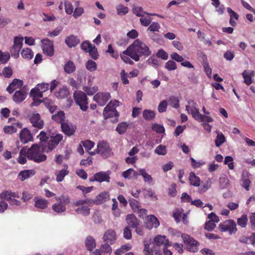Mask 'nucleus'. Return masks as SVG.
Returning a JSON list of instances; mask_svg holds the SVG:
<instances>
[{
    "label": "nucleus",
    "mask_w": 255,
    "mask_h": 255,
    "mask_svg": "<svg viewBox=\"0 0 255 255\" xmlns=\"http://www.w3.org/2000/svg\"><path fill=\"white\" fill-rule=\"evenodd\" d=\"M169 104L173 108L177 109L179 107V101L175 96H170L168 99Z\"/></svg>",
    "instance_id": "obj_46"
},
{
    "label": "nucleus",
    "mask_w": 255,
    "mask_h": 255,
    "mask_svg": "<svg viewBox=\"0 0 255 255\" xmlns=\"http://www.w3.org/2000/svg\"><path fill=\"white\" fill-rule=\"evenodd\" d=\"M85 243L87 249L90 251H92L96 247V241L92 236L87 237Z\"/></svg>",
    "instance_id": "obj_29"
},
{
    "label": "nucleus",
    "mask_w": 255,
    "mask_h": 255,
    "mask_svg": "<svg viewBox=\"0 0 255 255\" xmlns=\"http://www.w3.org/2000/svg\"><path fill=\"white\" fill-rule=\"evenodd\" d=\"M33 200L35 207L40 209H46L49 204V202L46 199L40 197H35Z\"/></svg>",
    "instance_id": "obj_23"
},
{
    "label": "nucleus",
    "mask_w": 255,
    "mask_h": 255,
    "mask_svg": "<svg viewBox=\"0 0 255 255\" xmlns=\"http://www.w3.org/2000/svg\"><path fill=\"white\" fill-rule=\"evenodd\" d=\"M110 98L111 96L108 93H98L94 96L93 99L100 106H103Z\"/></svg>",
    "instance_id": "obj_12"
},
{
    "label": "nucleus",
    "mask_w": 255,
    "mask_h": 255,
    "mask_svg": "<svg viewBox=\"0 0 255 255\" xmlns=\"http://www.w3.org/2000/svg\"><path fill=\"white\" fill-rule=\"evenodd\" d=\"M23 45V38L16 37L14 38L13 45L10 49L11 56L15 58L19 57V51Z\"/></svg>",
    "instance_id": "obj_9"
},
{
    "label": "nucleus",
    "mask_w": 255,
    "mask_h": 255,
    "mask_svg": "<svg viewBox=\"0 0 255 255\" xmlns=\"http://www.w3.org/2000/svg\"><path fill=\"white\" fill-rule=\"evenodd\" d=\"M66 206L64 205L59 203L54 204L52 206V209L57 213H61L66 211Z\"/></svg>",
    "instance_id": "obj_43"
},
{
    "label": "nucleus",
    "mask_w": 255,
    "mask_h": 255,
    "mask_svg": "<svg viewBox=\"0 0 255 255\" xmlns=\"http://www.w3.org/2000/svg\"><path fill=\"white\" fill-rule=\"evenodd\" d=\"M184 243L186 245L187 250L193 253H195L198 250L199 244L198 242L187 234H183L181 235Z\"/></svg>",
    "instance_id": "obj_6"
},
{
    "label": "nucleus",
    "mask_w": 255,
    "mask_h": 255,
    "mask_svg": "<svg viewBox=\"0 0 255 255\" xmlns=\"http://www.w3.org/2000/svg\"><path fill=\"white\" fill-rule=\"evenodd\" d=\"M69 94V92L67 89L65 87H63L57 93V97L61 99L65 98L68 97Z\"/></svg>",
    "instance_id": "obj_52"
},
{
    "label": "nucleus",
    "mask_w": 255,
    "mask_h": 255,
    "mask_svg": "<svg viewBox=\"0 0 255 255\" xmlns=\"http://www.w3.org/2000/svg\"><path fill=\"white\" fill-rule=\"evenodd\" d=\"M86 69L90 72H93L97 70V65L96 63L92 60H89L85 64Z\"/></svg>",
    "instance_id": "obj_45"
},
{
    "label": "nucleus",
    "mask_w": 255,
    "mask_h": 255,
    "mask_svg": "<svg viewBox=\"0 0 255 255\" xmlns=\"http://www.w3.org/2000/svg\"><path fill=\"white\" fill-rule=\"evenodd\" d=\"M216 227V224L212 220H209L205 223V229L208 231H212Z\"/></svg>",
    "instance_id": "obj_63"
},
{
    "label": "nucleus",
    "mask_w": 255,
    "mask_h": 255,
    "mask_svg": "<svg viewBox=\"0 0 255 255\" xmlns=\"http://www.w3.org/2000/svg\"><path fill=\"white\" fill-rule=\"evenodd\" d=\"M63 135L60 133H57L55 136H51L48 140V151H51L59 144L63 139Z\"/></svg>",
    "instance_id": "obj_14"
},
{
    "label": "nucleus",
    "mask_w": 255,
    "mask_h": 255,
    "mask_svg": "<svg viewBox=\"0 0 255 255\" xmlns=\"http://www.w3.org/2000/svg\"><path fill=\"white\" fill-rule=\"evenodd\" d=\"M189 180L190 184L195 187H198L200 184V179L199 177L196 176L194 173L191 172L189 174Z\"/></svg>",
    "instance_id": "obj_33"
},
{
    "label": "nucleus",
    "mask_w": 255,
    "mask_h": 255,
    "mask_svg": "<svg viewBox=\"0 0 255 255\" xmlns=\"http://www.w3.org/2000/svg\"><path fill=\"white\" fill-rule=\"evenodd\" d=\"M109 198V196L108 192H104L98 195L95 200L93 201V204L97 205L101 204L105 202Z\"/></svg>",
    "instance_id": "obj_28"
},
{
    "label": "nucleus",
    "mask_w": 255,
    "mask_h": 255,
    "mask_svg": "<svg viewBox=\"0 0 255 255\" xmlns=\"http://www.w3.org/2000/svg\"><path fill=\"white\" fill-rule=\"evenodd\" d=\"M196 121L202 122H207L208 123L212 122L213 121V119L209 116H207L205 115H203L201 114L200 115H198L197 116V118L196 119Z\"/></svg>",
    "instance_id": "obj_53"
},
{
    "label": "nucleus",
    "mask_w": 255,
    "mask_h": 255,
    "mask_svg": "<svg viewBox=\"0 0 255 255\" xmlns=\"http://www.w3.org/2000/svg\"><path fill=\"white\" fill-rule=\"evenodd\" d=\"M10 59V54L8 52H2L0 50V64L6 63Z\"/></svg>",
    "instance_id": "obj_50"
},
{
    "label": "nucleus",
    "mask_w": 255,
    "mask_h": 255,
    "mask_svg": "<svg viewBox=\"0 0 255 255\" xmlns=\"http://www.w3.org/2000/svg\"><path fill=\"white\" fill-rule=\"evenodd\" d=\"M111 104L112 103H109L104 108L103 115L106 119L111 117H116V121H117V118L119 116V113L116 109H114V108H111Z\"/></svg>",
    "instance_id": "obj_18"
},
{
    "label": "nucleus",
    "mask_w": 255,
    "mask_h": 255,
    "mask_svg": "<svg viewBox=\"0 0 255 255\" xmlns=\"http://www.w3.org/2000/svg\"><path fill=\"white\" fill-rule=\"evenodd\" d=\"M89 55L94 59L96 60L98 57V53L96 47L93 45L92 47L88 50Z\"/></svg>",
    "instance_id": "obj_57"
},
{
    "label": "nucleus",
    "mask_w": 255,
    "mask_h": 255,
    "mask_svg": "<svg viewBox=\"0 0 255 255\" xmlns=\"http://www.w3.org/2000/svg\"><path fill=\"white\" fill-rule=\"evenodd\" d=\"M92 204L93 200L90 199L79 200L74 203V205L78 207L75 212L77 214L84 216H88L90 211L89 206Z\"/></svg>",
    "instance_id": "obj_4"
},
{
    "label": "nucleus",
    "mask_w": 255,
    "mask_h": 255,
    "mask_svg": "<svg viewBox=\"0 0 255 255\" xmlns=\"http://www.w3.org/2000/svg\"><path fill=\"white\" fill-rule=\"evenodd\" d=\"M44 103L46 107L51 113H54L57 109V106L51 100L45 99L44 101Z\"/></svg>",
    "instance_id": "obj_40"
},
{
    "label": "nucleus",
    "mask_w": 255,
    "mask_h": 255,
    "mask_svg": "<svg viewBox=\"0 0 255 255\" xmlns=\"http://www.w3.org/2000/svg\"><path fill=\"white\" fill-rule=\"evenodd\" d=\"M140 22L141 24L143 26H148L151 21V18H147L144 16V15L140 16V18L139 19Z\"/></svg>",
    "instance_id": "obj_59"
},
{
    "label": "nucleus",
    "mask_w": 255,
    "mask_h": 255,
    "mask_svg": "<svg viewBox=\"0 0 255 255\" xmlns=\"http://www.w3.org/2000/svg\"><path fill=\"white\" fill-rule=\"evenodd\" d=\"M154 250L150 248L148 244H144V247L143 250L144 255H153Z\"/></svg>",
    "instance_id": "obj_60"
},
{
    "label": "nucleus",
    "mask_w": 255,
    "mask_h": 255,
    "mask_svg": "<svg viewBox=\"0 0 255 255\" xmlns=\"http://www.w3.org/2000/svg\"><path fill=\"white\" fill-rule=\"evenodd\" d=\"M21 56L27 59H31L33 57V52L29 48H24L21 51Z\"/></svg>",
    "instance_id": "obj_34"
},
{
    "label": "nucleus",
    "mask_w": 255,
    "mask_h": 255,
    "mask_svg": "<svg viewBox=\"0 0 255 255\" xmlns=\"http://www.w3.org/2000/svg\"><path fill=\"white\" fill-rule=\"evenodd\" d=\"M61 128L62 131L68 136L73 135L77 128L76 126L67 122L62 123Z\"/></svg>",
    "instance_id": "obj_15"
},
{
    "label": "nucleus",
    "mask_w": 255,
    "mask_h": 255,
    "mask_svg": "<svg viewBox=\"0 0 255 255\" xmlns=\"http://www.w3.org/2000/svg\"><path fill=\"white\" fill-rule=\"evenodd\" d=\"M19 138L21 142L23 143H26L28 141L33 140L32 134L30 131L27 128H24L20 131Z\"/></svg>",
    "instance_id": "obj_19"
},
{
    "label": "nucleus",
    "mask_w": 255,
    "mask_h": 255,
    "mask_svg": "<svg viewBox=\"0 0 255 255\" xmlns=\"http://www.w3.org/2000/svg\"><path fill=\"white\" fill-rule=\"evenodd\" d=\"M104 242L109 243L110 244H113L117 240L116 232L112 229L107 230L103 237Z\"/></svg>",
    "instance_id": "obj_20"
},
{
    "label": "nucleus",
    "mask_w": 255,
    "mask_h": 255,
    "mask_svg": "<svg viewBox=\"0 0 255 255\" xmlns=\"http://www.w3.org/2000/svg\"><path fill=\"white\" fill-rule=\"evenodd\" d=\"M74 100L77 105L79 106L80 109L86 111L88 107V98L86 94L80 91H75L73 95Z\"/></svg>",
    "instance_id": "obj_5"
},
{
    "label": "nucleus",
    "mask_w": 255,
    "mask_h": 255,
    "mask_svg": "<svg viewBox=\"0 0 255 255\" xmlns=\"http://www.w3.org/2000/svg\"><path fill=\"white\" fill-rule=\"evenodd\" d=\"M58 83V82L56 80H53L50 84L47 83L38 84L34 88L31 90L30 96L33 98H42L43 92L47 91L49 89L50 93H52L57 86Z\"/></svg>",
    "instance_id": "obj_2"
},
{
    "label": "nucleus",
    "mask_w": 255,
    "mask_h": 255,
    "mask_svg": "<svg viewBox=\"0 0 255 255\" xmlns=\"http://www.w3.org/2000/svg\"><path fill=\"white\" fill-rule=\"evenodd\" d=\"M65 12L68 14H71L73 12L74 7L71 2L68 0H63Z\"/></svg>",
    "instance_id": "obj_47"
},
{
    "label": "nucleus",
    "mask_w": 255,
    "mask_h": 255,
    "mask_svg": "<svg viewBox=\"0 0 255 255\" xmlns=\"http://www.w3.org/2000/svg\"><path fill=\"white\" fill-rule=\"evenodd\" d=\"M97 151L98 154L104 158H108L111 156L112 152L109 144L105 141H101L97 145Z\"/></svg>",
    "instance_id": "obj_8"
},
{
    "label": "nucleus",
    "mask_w": 255,
    "mask_h": 255,
    "mask_svg": "<svg viewBox=\"0 0 255 255\" xmlns=\"http://www.w3.org/2000/svg\"><path fill=\"white\" fill-rule=\"evenodd\" d=\"M65 42L69 47L72 48L75 47L79 44L80 40L76 36L74 35H71L66 37Z\"/></svg>",
    "instance_id": "obj_26"
},
{
    "label": "nucleus",
    "mask_w": 255,
    "mask_h": 255,
    "mask_svg": "<svg viewBox=\"0 0 255 255\" xmlns=\"http://www.w3.org/2000/svg\"><path fill=\"white\" fill-rule=\"evenodd\" d=\"M26 152L27 158L35 162L40 163L47 158L46 156L41 153L40 147L37 144H32Z\"/></svg>",
    "instance_id": "obj_3"
},
{
    "label": "nucleus",
    "mask_w": 255,
    "mask_h": 255,
    "mask_svg": "<svg viewBox=\"0 0 255 255\" xmlns=\"http://www.w3.org/2000/svg\"><path fill=\"white\" fill-rule=\"evenodd\" d=\"M2 74L6 78H10L12 74V70L10 67H5L3 69Z\"/></svg>",
    "instance_id": "obj_64"
},
{
    "label": "nucleus",
    "mask_w": 255,
    "mask_h": 255,
    "mask_svg": "<svg viewBox=\"0 0 255 255\" xmlns=\"http://www.w3.org/2000/svg\"><path fill=\"white\" fill-rule=\"evenodd\" d=\"M52 119L58 123H65L64 120L65 119V114L62 111H59L57 114L53 115L51 117Z\"/></svg>",
    "instance_id": "obj_30"
},
{
    "label": "nucleus",
    "mask_w": 255,
    "mask_h": 255,
    "mask_svg": "<svg viewBox=\"0 0 255 255\" xmlns=\"http://www.w3.org/2000/svg\"><path fill=\"white\" fill-rule=\"evenodd\" d=\"M56 200L62 205H68L70 202V199L68 196L62 195L58 197H56Z\"/></svg>",
    "instance_id": "obj_51"
},
{
    "label": "nucleus",
    "mask_w": 255,
    "mask_h": 255,
    "mask_svg": "<svg viewBox=\"0 0 255 255\" xmlns=\"http://www.w3.org/2000/svg\"><path fill=\"white\" fill-rule=\"evenodd\" d=\"M248 222V219L246 215H243L237 219V224L242 228H245Z\"/></svg>",
    "instance_id": "obj_44"
},
{
    "label": "nucleus",
    "mask_w": 255,
    "mask_h": 255,
    "mask_svg": "<svg viewBox=\"0 0 255 255\" xmlns=\"http://www.w3.org/2000/svg\"><path fill=\"white\" fill-rule=\"evenodd\" d=\"M128 127V124L127 122L120 123L117 126L116 130L119 134H122L126 131Z\"/></svg>",
    "instance_id": "obj_38"
},
{
    "label": "nucleus",
    "mask_w": 255,
    "mask_h": 255,
    "mask_svg": "<svg viewBox=\"0 0 255 255\" xmlns=\"http://www.w3.org/2000/svg\"><path fill=\"white\" fill-rule=\"evenodd\" d=\"M159 225V222L157 218L154 215L147 216V220L145 223V227L149 230L153 228H156Z\"/></svg>",
    "instance_id": "obj_21"
},
{
    "label": "nucleus",
    "mask_w": 255,
    "mask_h": 255,
    "mask_svg": "<svg viewBox=\"0 0 255 255\" xmlns=\"http://www.w3.org/2000/svg\"><path fill=\"white\" fill-rule=\"evenodd\" d=\"M129 204L134 212L138 210V208L140 207L139 202L133 198L128 199Z\"/></svg>",
    "instance_id": "obj_42"
},
{
    "label": "nucleus",
    "mask_w": 255,
    "mask_h": 255,
    "mask_svg": "<svg viewBox=\"0 0 255 255\" xmlns=\"http://www.w3.org/2000/svg\"><path fill=\"white\" fill-rule=\"evenodd\" d=\"M117 13L119 15H125L128 11V7L125 6L123 5L120 4L117 7Z\"/></svg>",
    "instance_id": "obj_54"
},
{
    "label": "nucleus",
    "mask_w": 255,
    "mask_h": 255,
    "mask_svg": "<svg viewBox=\"0 0 255 255\" xmlns=\"http://www.w3.org/2000/svg\"><path fill=\"white\" fill-rule=\"evenodd\" d=\"M30 121L32 126L37 128L38 129H41L44 126V122L41 119L40 116L39 114H33L30 117Z\"/></svg>",
    "instance_id": "obj_17"
},
{
    "label": "nucleus",
    "mask_w": 255,
    "mask_h": 255,
    "mask_svg": "<svg viewBox=\"0 0 255 255\" xmlns=\"http://www.w3.org/2000/svg\"><path fill=\"white\" fill-rule=\"evenodd\" d=\"M111 173V172L109 170L106 172L101 171L96 173L93 177L89 179V180L91 182L96 181L100 183L104 181L109 182L110 179V174Z\"/></svg>",
    "instance_id": "obj_10"
},
{
    "label": "nucleus",
    "mask_w": 255,
    "mask_h": 255,
    "mask_svg": "<svg viewBox=\"0 0 255 255\" xmlns=\"http://www.w3.org/2000/svg\"><path fill=\"white\" fill-rule=\"evenodd\" d=\"M10 194V190L4 191L0 194V198L2 200H5L8 202L11 199Z\"/></svg>",
    "instance_id": "obj_62"
},
{
    "label": "nucleus",
    "mask_w": 255,
    "mask_h": 255,
    "mask_svg": "<svg viewBox=\"0 0 255 255\" xmlns=\"http://www.w3.org/2000/svg\"><path fill=\"white\" fill-rule=\"evenodd\" d=\"M42 44V50L44 54L49 56H52L54 54V45L52 41L49 39H44L41 40Z\"/></svg>",
    "instance_id": "obj_11"
},
{
    "label": "nucleus",
    "mask_w": 255,
    "mask_h": 255,
    "mask_svg": "<svg viewBox=\"0 0 255 255\" xmlns=\"http://www.w3.org/2000/svg\"><path fill=\"white\" fill-rule=\"evenodd\" d=\"M139 175L142 176L145 182L150 183L153 181V179L144 169H140L139 170Z\"/></svg>",
    "instance_id": "obj_35"
},
{
    "label": "nucleus",
    "mask_w": 255,
    "mask_h": 255,
    "mask_svg": "<svg viewBox=\"0 0 255 255\" xmlns=\"http://www.w3.org/2000/svg\"><path fill=\"white\" fill-rule=\"evenodd\" d=\"M165 67L168 70H174L177 68L176 64L172 60H169L166 63Z\"/></svg>",
    "instance_id": "obj_61"
},
{
    "label": "nucleus",
    "mask_w": 255,
    "mask_h": 255,
    "mask_svg": "<svg viewBox=\"0 0 255 255\" xmlns=\"http://www.w3.org/2000/svg\"><path fill=\"white\" fill-rule=\"evenodd\" d=\"M124 53L128 54L131 58L135 61H138L140 56H148L151 54V51L144 43L136 39L124 51Z\"/></svg>",
    "instance_id": "obj_1"
},
{
    "label": "nucleus",
    "mask_w": 255,
    "mask_h": 255,
    "mask_svg": "<svg viewBox=\"0 0 255 255\" xmlns=\"http://www.w3.org/2000/svg\"><path fill=\"white\" fill-rule=\"evenodd\" d=\"M127 224L129 228H134L138 226L139 222L135 216L133 214H128L126 218Z\"/></svg>",
    "instance_id": "obj_25"
},
{
    "label": "nucleus",
    "mask_w": 255,
    "mask_h": 255,
    "mask_svg": "<svg viewBox=\"0 0 255 255\" xmlns=\"http://www.w3.org/2000/svg\"><path fill=\"white\" fill-rule=\"evenodd\" d=\"M64 71L67 74L73 73L76 70V66L73 61L69 60L64 66Z\"/></svg>",
    "instance_id": "obj_32"
},
{
    "label": "nucleus",
    "mask_w": 255,
    "mask_h": 255,
    "mask_svg": "<svg viewBox=\"0 0 255 255\" xmlns=\"http://www.w3.org/2000/svg\"><path fill=\"white\" fill-rule=\"evenodd\" d=\"M226 141L224 135L220 132H218L217 135L215 139V144L216 146L219 147Z\"/></svg>",
    "instance_id": "obj_41"
},
{
    "label": "nucleus",
    "mask_w": 255,
    "mask_h": 255,
    "mask_svg": "<svg viewBox=\"0 0 255 255\" xmlns=\"http://www.w3.org/2000/svg\"><path fill=\"white\" fill-rule=\"evenodd\" d=\"M66 168L61 169L56 174V180L57 182H61L63 181L65 176L69 174V171L67 170V166H66Z\"/></svg>",
    "instance_id": "obj_37"
},
{
    "label": "nucleus",
    "mask_w": 255,
    "mask_h": 255,
    "mask_svg": "<svg viewBox=\"0 0 255 255\" xmlns=\"http://www.w3.org/2000/svg\"><path fill=\"white\" fill-rule=\"evenodd\" d=\"M168 102L166 100L161 101L158 106V111L159 113H163L166 111Z\"/></svg>",
    "instance_id": "obj_55"
},
{
    "label": "nucleus",
    "mask_w": 255,
    "mask_h": 255,
    "mask_svg": "<svg viewBox=\"0 0 255 255\" xmlns=\"http://www.w3.org/2000/svg\"><path fill=\"white\" fill-rule=\"evenodd\" d=\"M26 92L25 90L21 89L16 91L13 95L12 99L16 103H20L26 98Z\"/></svg>",
    "instance_id": "obj_24"
},
{
    "label": "nucleus",
    "mask_w": 255,
    "mask_h": 255,
    "mask_svg": "<svg viewBox=\"0 0 255 255\" xmlns=\"http://www.w3.org/2000/svg\"><path fill=\"white\" fill-rule=\"evenodd\" d=\"M3 131L6 134H11L16 132L17 129L14 126H7L3 128Z\"/></svg>",
    "instance_id": "obj_58"
},
{
    "label": "nucleus",
    "mask_w": 255,
    "mask_h": 255,
    "mask_svg": "<svg viewBox=\"0 0 255 255\" xmlns=\"http://www.w3.org/2000/svg\"><path fill=\"white\" fill-rule=\"evenodd\" d=\"M154 244L157 246L163 245V247L171 246L168 240L166 239L165 236H156L154 239Z\"/></svg>",
    "instance_id": "obj_22"
},
{
    "label": "nucleus",
    "mask_w": 255,
    "mask_h": 255,
    "mask_svg": "<svg viewBox=\"0 0 255 255\" xmlns=\"http://www.w3.org/2000/svg\"><path fill=\"white\" fill-rule=\"evenodd\" d=\"M143 118L146 121H150L154 118L155 113L154 111L150 110H144L142 113Z\"/></svg>",
    "instance_id": "obj_39"
},
{
    "label": "nucleus",
    "mask_w": 255,
    "mask_h": 255,
    "mask_svg": "<svg viewBox=\"0 0 255 255\" xmlns=\"http://www.w3.org/2000/svg\"><path fill=\"white\" fill-rule=\"evenodd\" d=\"M35 174L33 170H25L21 171L18 174V177L20 178L21 181H24L26 179L33 176Z\"/></svg>",
    "instance_id": "obj_31"
},
{
    "label": "nucleus",
    "mask_w": 255,
    "mask_h": 255,
    "mask_svg": "<svg viewBox=\"0 0 255 255\" xmlns=\"http://www.w3.org/2000/svg\"><path fill=\"white\" fill-rule=\"evenodd\" d=\"M236 226V223L233 220H228L221 223L219 225V229L222 232H228L230 235H232L237 231Z\"/></svg>",
    "instance_id": "obj_7"
},
{
    "label": "nucleus",
    "mask_w": 255,
    "mask_h": 255,
    "mask_svg": "<svg viewBox=\"0 0 255 255\" xmlns=\"http://www.w3.org/2000/svg\"><path fill=\"white\" fill-rule=\"evenodd\" d=\"M154 151L158 155H164L166 153V147L164 145L160 144L155 148Z\"/></svg>",
    "instance_id": "obj_56"
},
{
    "label": "nucleus",
    "mask_w": 255,
    "mask_h": 255,
    "mask_svg": "<svg viewBox=\"0 0 255 255\" xmlns=\"http://www.w3.org/2000/svg\"><path fill=\"white\" fill-rule=\"evenodd\" d=\"M160 28V24L156 22H152L147 28L148 31H150L151 33L149 34L150 37L153 40L158 39V32Z\"/></svg>",
    "instance_id": "obj_13"
},
{
    "label": "nucleus",
    "mask_w": 255,
    "mask_h": 255,
    "mask_svg": "<svg viewBox=\"0 0 255 255\" xmlns=\"http://www.w3.org/2000/svg\"><path fill=\"white\" fill-rule=\"evenodd\" d=\"M25 156L27 157L26 148L24 147L19 152V157L17 160L18 162L21 164H25L27 161Z\"/></svg>",
    "instance_id": "obj_36"
},
{
    "label": "nucleus",
    "mask_w": 255,
    "mask_h": 255,
    "mask_svg": "<svg viewBox=\"0 0 255 255\" xmlns=\"http://www.w3.org/2000/svg\"><path fill=\"white\" fill-rule=\"evenodd\" d=\"M132 12L135 14L137 16L140 17L144 15L145 11H143V8L141 6H136L133 5L132 8Z\"/></svg>",
    "instance_id": "obj_49"
},
{
    "label": "nucleus",
    "mask_w": 255,
    "mask_h": 255,
    "mask_svg": "<svg viewBox=\"0 0 255 255\" xmlns=\"http://www.w3.org/2000/svg\"><path fill=\"white\" fill-rule=\"evenodd\" d=\"M188 105L186 106V110L188 114H191L194 119L196 120L197 116L200 115L199 110L197 108V104L191 100L188 101Z\"/></svg>",
    "instance_id": "obj_16"
},
{
    "label": "nucleus",
    "mask_w": 255,
    "mask_h": 255,
    "mask_svg": "<svg viewBox=\"0 0 255 255\" xmlns=\"http://www.w3.org/2000/svg\"><path fill=\"white\" fill-rule=\"evenodd\" d=\"M254 71L253 70H244L242 73V76L244 79V82L247 85H250L253 83L252 77L255 75Z\"/></svg>",
    "instance_id": "obj_27"
},
{
    "label": "nucleus",
    "mask_w": 255,
    "mask_h": 255,
    "mask_svg": "<svg viewBox=\"0 0 255 255\" xmlns=\"http://www.w3.org/2000/svg\"><path fill=\"white\" fill-rule=\"evenodd\" d=\"M211 181L208 179L205 182L203 183L202 186L199 188L198 192L200 193H203L205 192L208 189H209L211 187Z\"/></svg>",
    "instance_id": "obj_48"
}]
</instances>
